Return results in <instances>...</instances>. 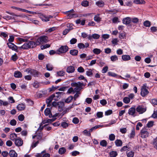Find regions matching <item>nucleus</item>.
Here are the masks:
<instances>
[{"mask_svg": "<svg viewBox=\"0 0 157 157\" xmlns=\"http://www.w3.org/2000/svg\"><path fill=\"white\" fill-rule=\"evenodd\" d=\"M66 151V149L64 147H61L59 150V153L61 155L63 154Z\"/></svg>", "mask_w": 157, "mask_h": 157, "instance_id": "nucleus-36", "label": "nucleus"}, {"mask_svg": "<svg viewBox=\"0 0 157 157\" xmlns=\"http://www.w3.org/2000/svg\"><path fill=\"white\" fill-rule=\"evenodd\" d=\"M70 53L73 56H76L78 53V51L76 49H72L70 51Z\"/></svg>", "mask_w": 157, "mask_h": 157, "instance_id": "nucleus-25", "label": "nucleus"}, {"mask_svg": "<svg viewBox=\"0 0 157 157\" xmlns=\"http://www.w3.org/2000/svg\"><path fill=\"white\" fill-rule=\"evenodd\" d=\"M77 40L76 39L73 38L70 40V44H75L77 42Z\"/></svg>", "mask_w": 157, "mask_h": 157, "instance_id": "nucleus-54", "label": "nucleus"}, {"mask_svg": "<svg viewBox=\"0 0 157 157\" xmlns=\"http://www.w3.org/2000/svg\"><path fill=\"white\" fill-rule=\"evenodd\" d=\"M76 93L74 95L73 98L74 101H75L77 98H78L79 95L81 94V93L79 91H75Z\"/></svg>", "mask_w": 157, "mask_h": 157, "instance_id": "nucleus-27", "label": "nucleus"}, {"mask_svg": "<svg viewBox=\"0 0 157 157\" xmlns=\"http://www.w3.org/2000/svg\"><path fill=\"white\" fill-rule=\"evenodd\" d=\"M135 132L134 128H132V132L130 133L129 137L130 138H134L135 136Z\"/></svg>", "mask_w": 157, "mask_h": 157, "instance_id": "nucleus-42", "label": "nucleus"}, {"mask_svg": "<svg viewBox=\"0 0 157 157\" xmlns=\"http://www.w3.org/2000/svg\"><path fill=\"white\" fill-rule=\"evenodd\" d=\"M131 19L129 17H127L123 19V24L128 25L129 24L131 21Z\"/></svg>", "mask_w": 157, "mask_h": 157, "instance_id": "nucleus-17", "label": "nucleus"}, {"mask_svg": "<svg viewBox=\"0 0 157 157\" xmlns=\"http://www.w3.org/2000/svg\"><path fill=\"white\" fill-rule=\"evenodd\" d=\"M78 71L80 73H82L84 71V69L82 67H78L77 69Z\"/></svg>", "mask_w": 157, "mask_h": 157, "instance_id": "nucleus-60", "label": "nucleus"}, {"mask_svg": "<svg viewBox=\"0 0 157 157\" xmlns=\"http://www.w3.org/2000/svg\"><path fill=\"white\" fill-rule=\"evenodd\" d=\"M100 145L104 147L107 146V143L105 140H103L100 142Z\"/></svg>", "mask_w": 157, "mask_h": 157, "instance_id": "nucleus-35", "label": "nucleus"}, {"mask_svg": "<svg viewBox=\"0 0 157 157\" xmlns=\"http://www.w3.org/2000/svg\"><path fill=\"white\" fill-rule=\"evenodd\" d=\"M59 104L63 105V103L61 102H58V103H57L56 102L53 101L52 103V105L53 106L56 107L57 105H59Z\"/></svg>", "mask_w": 157, "mask_h": 157, "instance_id": "nucleus-47", "label": "nucleus"}, {"mask_svg": "<svg viewBox=\"0 0 157 157\" xmlns=\"http://www.w3.org/2000/svg\"><path fill=\"white\" fill-rule=\"evenodd\" d=\"M151 32L152 33L156 32L157 31V27L155 26H152L150 28Z\"/></svg>", "mask_w": 157, "mask_h": 157, "instance_id": "nucleus-52", "label": "nucleus"}, {"mask_svg": "<svg viewBox=\"0 0 157 157\" xmlns=\"http://www.w3.org/2000/svg\"><path fill=\"white\" fill-rule=\"evenodd\" d=\"M148 87L147 86L146 84H144L141 88L140 94L143 97H145L149 93V91L147 89Z\"/></svg>", "mask_w": 157, "mask_h": 157, "instance_id": "nucleus-4", "label": "nucleus"}, {"mask_svg": "<svg viewBox=\"0 0 157 157\" xmlns=\"http://www.w3.org/2000/svg\"><path fill=\"white\" fill-rule=\"evenodd\" d=\"M54 97L53 95H52L46 100V102L51 103L53 99H54Z\"/></svg>", "mask_w": 157, "mask_h": 157, "instance_id": "nucleus-32", "label": "nucleus"}, {"mask_svg": "<svg viewBox=\"0 0 157 157\" xmlns=\"http://www.w3.org/2000/svg\"><path fill=\"white\" fill-rule=\"evenodd\" d=\"M40 75V72L37 71L36 70H34L33 75L34 77H38L39 75Z\"/></svg>", "mask_w": 157, "mask_h": 157, "instance_id": "nucleus-51", "label": "nucleus"}, {"mask_svg": "<svg viewBox=\"0 0 157 157\" xmlns=\"http://www.w3.org/2000/svg\"><path fill=\"white\" fill-rule=\"evenodd\" d=\"M127 156L128 157H133L134 155V152L132 151L127 152Z\"/></svg>", "mask_w": 157, "mask_h": 157, "instance_id": "nucleus-41", "label": "nucleus"}, {"mask_svg": "<svg viewBox=\"0 0 157 157\" xmlns=\"http://www.w3.org/2000/svg\"><path fill=\"white\" fill-rule=\"evenodd\" d=\"M42 133L41 132L39 134H37L36 135L33 136V138L34 139L36 138L37 141H39L41 140L42 139Z\"/></svg>", "mask_w": 157, "mask_h": 157, "instance_id": "nucleus-14", "label": "nucleus"}, {"mask_svg": "<svg viewBox=\"0 0 157 157\" xmlns=\"http://www.w3.org/2000/svg\"><path fill=\"white\" fill-rule=\"evenodd\" d=\"M44 113L46 116H48L49 117H54L58 115V114L56 113L53 116L51 113L50 109L48 108H46L45 110Z\"/></svg>", "mask_w": 157, "mask_h": 157, "instance_id": "nucleus-5", "label": "nucleus"}, {"mask_svg": "<svg viewBox=\"0 0 157 157\" xmlns=\"http://www.w3.org/2000/svg\"><path fill=\"white\" fill-rule=\"evenodd\" d=\"M94 20L97 22H99L101 21V18L100 17V14H98L95 15L94 17Z\"/></svg>", "mask_w": 157, "mask_h": 157, "instance_id": "nucleus-19", "label": "nucleus"}, {"mask_svg": "<svg viewBox=\"0 0 157 157\" xmlns=\"http://www.w3.org/2000/svg\"><path fill=\"white\" fill-rule=\"evenodd\" d=\"M9 155L10 157H17V154L14 150H11L9 152Z\"/></svg>", "mask_w": 157, "mask_h": 157, "instance_id": "nucleus-20", "label": "nucleus"}, {"mask_svg": "<svg viewBox=\"0 0 157 157\" xmlns=\"http://www.w3.org/2000/svg\"><path fill=\"white\" fill-rule=\"evenodd\" d=\"M117 155V153L116 151H112L109 153V155L111 157H116Z\"/></svg>", "mask_w": 157, "mask_h": 157, "instance_id": "nucleus-28", "label": "nucleus"}, {"mask_svg": "<svg viewBox=\"0 0 157 157\" xmlns=\"http://www.w3.org/2000/svg\"><path fill=\"white\" fill-rule=\"evenodd\" d=\"M15 144L18 147L22 146L23 144V140L19 137H18L15 140Z\"/></svg>", "mask_w": 157, "mask_h": 157, "instance_id": "nucleus-11", "label": "nucleus"}, {"mask_svg": "<svg viewBox=\"0 0 157 157\" xmlns=\"http://www.w3.org/2000/svg\"><path fill=\"white\" fill-rule=\"evenodd\" d=\"M93 52L95 54L98 55L101 52V51L99 49L95 48L93 49Z\"/></svg>", "mask_w": 157, "mask_h": 157, "instance_id": "nucleus-30", "label": "nucleus"}, {"mask_svg": "<svg viewBox=\"0 0 157 157\" xmlns=\"http://www.w3.org/2000/svg\"><path fill=\"white\" fill-rule=\"evenodd\" d=\"M56 118H52V119H48L46 120H44L43 122V124H45L46 123H51L53 121H54L55 120Z\"/></svg>", "mask_w": 157, "mask_h": 157, "instance_id": "nucleus-29", "label": "nucleus"}, {"mask_svg": "<svg viewBox=\"0 0 157 157\" xmlns=\"http://www.w3.org/2000/svg\"><path fill=\"white\" fill-rule=\"evenodd\" d=\"M134 2L136 4H143L145 2L144 0H135Z\"/></svg>", "mask_w": 157, "mask_h": 157, "instance_id": "nucleus-48", "label": "nucleus"}, {"mask_svg": "<svg viewBox=\"0 0 157 157\" xmlns=\"http://www.w3.org/2000/svg\"><path fill=\"white\" fill-rule=\"evenodd\" d=\"M72 92H73V94L75 93V92L74 91V89H73L72 87H71L68 89L67 93L68 94H70Z\"/></svg>", "mask_w": 157, "mask_h": 157, "instance_id": "nucleus-50", "label": "nucleus"}, {"mask_svg": "<svg viewBox=\"0 0 157 157\" xmlns=\"http://www.w3.org/2000/svg\"><path fill=\"white\" fill-rule=\"evenodd\" d=\"M131 21L134 23H136L138 22L139 19L137 18L134 17L132 18Z\"/></svg>", "mask_w": 157, "mask_h": 157, "instance_id": "nucleus-62", "label": "nucleus"}, {"mask_svg": "<svg viewBox=\"0 0 157 157\" xmlns=\"http://www.w3.org/2000/svg\"><path fill=\"white\" fill-rule=\"evenodd\" d=\"M83 133L85 135L88 136H90L91 135L90 133V131H88L87 130H85L83 132Z\"/></svg>", "mask_w": 157, "mask_h": 157, "instance_id": "nucleus-55", "label": "nucleus"}, {"mask_svg": "<svg viewBox=\"0 0 157 157\" xmlns=\"http://www.w3.org/2000/svg\"><path fill=\"white\" fill-rule=\"evenodd\" d=\"M48 40V37L46 36H42L39 37L35 42L36 46L46 43Z\"/></svg>", "mask_w": 157, "mask_h": 157, "instance_id": "nucleus-3", "label": "nucleus"}, {"mask_svg": "<svg viewBox=\"0 0 157 157\" xmlns=\"http://www.w3.org/2000/svg\"><path fill=\"white\" fill-rule=\"evenodd\" d=\"M7 44L10 48L11 49L17 52H18V47L13 43H8Z\"/></svg>", "mask_w": 157, "mask_h": 157, "instance_id": "nucleus-9", "label": "nucleus"}, {"mask_svg": "<svg viewBox=\"0 0 157 157\" xmlns=\"http://www.w3.org/2000/svg\"><path fill=\"white\" fill-rule=\"evenodd\" d=\"M86 74L88 76H92L93 75V73L92 70L90 69H88V71H86Z\"/></svg>", "mask_w": 157, "mask_h": 157, "instance_id": "nucleus-33", "label": "nucleus"}, {"mask_svg": "<svg viewBox=\"0 0 157 157\" xmlns=\"http://www.w3.org/2000/svg\"><path fill=\"white\" fill-rule=\"evenodd\" d=\"M71 86L75 87L74 91H78L81 90L82 89L83 86H84V85L83 83L80 82H73L71 83Z\"/></svg>", "mask_w": 157, "mask_h": 157, "instance_id": "nucleus-2", "label": "nucleus"}, {"mask_svg": "<svg viewBox=\"0 0 157 157\" xmlns=\"http://www.w3.org/2000/svg\"><path fill=\"white\" fill-rule=\"evenodd\" d=\"M118 58L117 56L115 55L112 56L110 57V59L111 61L113 62L117 61L118 60Z\"/></svg>", "mask_w": 157, "mask_h": 157, "instance_id": "nucleus-38", "label": "nucleus"}, {"mask_svg": "<svg viewBox=\"0 0 157 157\" xmlns=\"http://www.w3.org/2000/svg\"><path fill=\"white\" fill-rule=\"evenodd\" d=\"M64 93L62 92H58L52 94L54 96V100L55 101L58 100L61 98V96L63 95Z\"/></svg>", "mask_w": 157, "mask_h": 157, "instance_id": "nucleus-6", "label": "nucleus"}, {"mask_svg": "<svg viewBox=\"0 0 157 157\" xmlns=\"http://www.w3.org/2000/svg\"><path fill=\"white\" fill-rule=\"evenodd\" d=\"M21 133L22 136H26L27 135V132L26 130H24L21 131Z\"/></svg>", "mask_w": 157, "mask_h": 157, "instance_id": "nucleus-59", "label": "nucleus"}, {"mask_svg": "<svg viewBox=\"0 0 157 157\" xmlns=\"http://www.w3.org/2000/svg\"><path fill=\"white\" fill-rule=\"evenodd\" d=\"M78 47L79 49L84 48V44L82 43H79L78 44Z\"/></svg>", "mask_w": 157, "mask_h": 157, "instance_id": "nucleus-58", "label": "nucleus"}, {"mask_svg": "<svg viewBox=\"0 0 157 157\" xmlns=\"http://www.w3.org/2000/svg\"><path fill=\"white\" fill-rule=\"evenodd\" d=\"M17 123L16 121L14 119L11 120L10 122V124L13 126H14L16 125Z\"/></svg>", "mask_w": 157, "mask_h": 157, "instance_id": "nucleus-63", "label": "nucleus"}, {"mask_svg": "<svg viewBox=\"0 0 157 157\" xmlns=\"http://www.w3.org/2000/svg\"><path fill=\"white\" fill-rule=\"evenodd\" d=\"M36 46L35 42L33 41H27L23 44L22 46L19 47V49H28L29 48H33Z\"/></svg>", "mask_w": 157, "mask_h": 157, "instance_id": "nucleus-1", "label": "nucleus"}, {"mask_svg": "<svg viewBox=\"0 0 157 157\" xmlns=\"http://www.w3.org/2000/svg\"><path fill=\"white\" fill-rule=\"evenodd\" d=\"M115 143L116 146L117 147L121 146L123 144L122 141L119 139L116 140L115 141Z\"/></svg>", "mask_w": 157, "mask_h": 157, "instance_id": "nucleus-23", "label": "nucleus"}, {"mask_svg": "<svg viewBox=\"0 0 157 157\" xmlns=\"http://www.w3.org/2000/svg\"><path fill=\"white\" fill-rule=\"evenodd\" d=\"M75 71L74 67L72 66H70L67 67L66 71L69 73H73Z\"/></svg>", "mask_w": 157, "mask_h": 157, "instance_id": "nucleus-13", "label": "nucleus"}, {"mask_svg": "<svg viewBox=\"0 0 157 157\" xmlns=\"http://www.w3.org/2000/svg\"><path fill=\"white\" fill-rule=\"evenodd\" d=\"M82 5L84 7H86L89 5V2L87 1H83L82 2Z\"/></svg>", "mask_w": 157, "mask_h": 157, "instance_id": "nucleus-53", "label": "nucleus"}, {"mask_svg": "<svg viewBox=\"0 0 157 157\" xmlns=\"http://www.w3.org/2000/svg\"><path fill=\"white\" fill-rule=\"evenodd\" d=\"M108 74L109 76H112L113 77H115L117 76V74H116L114 73H113V72H110V71L108 73Z\"/></svg>", "mask_w": 157, "mask_h": 157, "instance_id": "nucleus-61", "label": "nucleus"}, {"mask_svg": "<svg viewBox=\"0 0 157 157\" xmlns=\"http://www.w3.org/2000/svg\"><path fill=\"white\" fill-rule=\"evenodd\" d=\"M39 141H37L36 142L34 140H33L32 144L31 145V147L32 148H33L35 147L39 144Z\"/></svg>", "mask_w": 157, "mask_h": 157, "instance_id": "nucleus-40", "label": "nucleus"}, {"mask_svg": "<svg viewBox=\"0 0 157 157\" xmlns=\"http://www.w3.org/2000/svg\"><path fill=\"white\" fill-rule=\"evenodd\" d=\"M22 75L21 72L19 71H15L14 73V76L17 78H20L22 77Z\"/></svg>", "mask_w": 157, "mask_h": 157, "instance_id": "nucleus-18", "label": "nucleus"}, {"mask_svg": "<svg viewBox=\"0 0 157 157\" xmlns=\"http://www.w3.org/2000/svg\"><path fill=\"white\" fill-rule=\"evenodd\" d=\"M65 74V72L63 71H57L56 72V76L57 77L63 76Z\"/></svg>", "mask_w": 157, "mask_h": 157, "instance_id": "nucleus-26", "label": "nucleus"}, {"mask_svg": "<svg viewBox=\"0 0 157 157\" xmlns=\"http://www.w3.org/2000/svg\"><path fill=\"white\" fill-rule=\"evenodd\" d=\"M46 68L47 70L51 71L52 70L53 67L52 65L50 64H48L46 65Z\"/></svg>", "mask_w": 157, "mask_h": 157, "instance_id": "nucleus-31", "label": "nucleus"}, {"mask_svg": "<svg viewBox=\"0 0 157 157\" xmlns=\"http://www.w3.org/2000/svg\"><path fill=\"white\" fill-rule=\"evenodd\" d=\"M50 47V45L49 44H46L44 45H42L41 46V48L43 50L47 48H49Z\"/></svg>", "mask_w": 157, "mask_h": 157, "instance_id": "nucleus-49", "label": "nucleus"}, {"mask_svg": "<svg viewBox=\"0 0 157 157\" xmlns=\"http://www.w3.org/2000/svg\"><path fill=\"white\" fill-rule=\"evenodd\" d=\"M136 109L135 108L132 107L128 110V114L129 115H132L133 117H134L136 116L135 114L136 112Z\"/></svg>", "mask_w": 157, "mask_h": 157, "instance_id": "nucleus-12", "label": "nucleus"}, {"mask_svg": "<svg viewBox=\"0 0 157 157\" xmlns=\"http://www.w3.org/2000/svg\"><path fill=\"white\" fill-rule=\"evenodd\" d=\"M151 103L154 105H157V99H153L151 100Z\"/></svg>", "mask_w": 157, "mask_h": 157, "instance_id": "nucleus-64", "label": "nucleus"}, {"mask_svg": "<svg viewBox=\"0 0 157 157\" xmlns=\"http://www.w3.org/2000/svg\"><path fill=\"white\" fill-rule=\"evenodd\" d=\"M144 25L146 27H149L151 25L150 22L148 21H146L144 23Z\"/></svg>", "mask_w": 157, "mask_h": 157, "instance_id": "nucleus-44", "label": "nucleus"}, {"mask_svg": "<svg viewBox=\"0 0 157 157\" xmlns=\"http://www.w3.org/2000/svg\"><path fill=\"white\" fill-rule=\"evenodd\" d=\"M11 60H12L13 61H16L18 59V57L16 53H15L14 55H12L11 56Z\"/></svg>", "mask_w": 157, "mask_h": 157, "instance_id": "nucleus-45", "label": "nucleus"}, {"mask_svg": "<svg viewBox=\"0 0 157 157\" xmlns=\"http://www.w3.org/2000/svg\"><path fill=\"white\" fill-rule=\"evenodd\" d=\"M115 136L113 134H111L109 136V139L110 141H113L115 140Z\"/></svg>", "mask_w": 157, "mask_h": 157, "instance_id": "nucleus-46", "label": "nucleus"}, {"mask_svg": "<svg viewBox=\"0 0 157 157\" xmlns=\"http://www.w3.org/2000/svg\"><path fill=\"white\" fill-rule=\"evenodd\" d=\"M73 99V97L71 96L68 97L65 100V102L67 103H69L72 101Z\"/></svg>", "mask_w": 157, "mask_h": 157, "instance_id": "nucleus-39", "label": "nucleus"}, {"mask_svg": "<svg viewBox=\"0 0 157 157\" xmlns=\"http://www.w3.org/2000/svg\"><path fill=\"white\" fill-rule=\"evenodd\" d=\"M136 111L140 114L143 113L146 111V109L143 106L139 105L136 108Z\"/></svg>", "mask_w": 157, "mask_h": 157, "instance_id": "nucleus-10", "label": "nucleus"}, {"mask_svg": "<svg viewBox=\"0 0 157 157\" xmlns=\"http://www.w3.org/2000/svg\"><path fill=\"white\" fill-rule=\"evenodd\" d=\"M68 49L69 48L67 46H62L59 49L58 52L60 53H65L68 51Z\"/></svg>", "mask_w": 157, "mask_h": 157, "instance_id": "nucleus-7", "label": "nucleus"}, {"mask_svg": "<svg viewBox=\"0 0 157 157\" xmlns=\"http://www.w3.org/2000/svg\"><path fill=\"white\" fill-rule=\"evenodd\" d=\"M9 104V103L7 101H4L0 99V106L2 105L4 106L7 105Z\"/></svg>", "mask_w": 157, "mask_h": 157, "instance_id": "nucleus-37", "label": "nucleus"}, {"mask_svg": "<svg viewBox=\"0 0 157 157\" xmlns=\"http://www.w3.org/2000/svg\"><path fill=\"white\" fill-rule=\"evenodd\" d=\"M17 108L19 111H22L25 109V104L21 103L17 105Z\"/></svg>", "mask_w": 157, "mask_h": 157, "instance_id": "nucleus-16", "label": "nucleus"}, {"mask_svg": "<svg viewBox=\"0 0 157 157\" xmlns=\"http://www.w3.org/2000/svg\"><path fill=\"white\" fill-rule=\"evenodd\" d=\"M73 122L75 124H78L79 122V120L77 117H74L72 120Z\"/></svg>", "mask_w": 157, "mask_h": 157, "instance_id": "nucleus-56", "label": "nucleus"}, {"mask_svg": "<svg viewBox=\"0 0 157 157\" xmlns=\"http://www.w3.org/2000/svg\"><path fill=\"white\" fill-rule=\"evenodd\" d=\"M17 137V135L15 133H12L10 136V139L12 141H15Z\"/></svg>", "mask_w": 157, "mask_h": 157, "instance_id": "nucleus-24", "label": "nucleus"}, {"mask_svg": "<svg viewBox=\"0 0 157 157\" xmlns=\"http://www.w3.org/2000/svg\"><path fill=\"white\" fill-rule=\"evenodd\" d=\"M152 143L154 147L157 150V136L153 139Z\"/></svg>", "mask_w": 157, "mask_h": 157, "instance_id": "nucleus-34", "label": "nucleus"}, {"mask_svg": "<svg viewBox=\"0 0 157 157\" xmlns=\"http://www.w3.org/2000/svg\"><path fill=\"white\" fill-rule=\"evenodd\" d=\"M122 59L123 61H128L131 59V57L129 55H123L122 56Z\"/></svg>", "mask_w": 157, "mask_h": 157, "instance_id": "nucleus-22", "label": "nucleus"}, {"mask_svg": "<svg viewBox=\"0 0 157 157\" xmlns=\"http://www.w3.org/2000/svg\"><path fill=\"white\" fill-rule=\"evenodd\" d=\"M18 119L19 121H22L24 119V116L23 114H20L18 116Z\"/></svg>", "mask_w": 157, "mask_h": 157, "instance_id": "nucleus-57", "label": "nucleus"}, {"mask_svg": "<svg viewBox=\"0 0 157 157\" xmlns=\"http://www.w3.org/2000/svg\"><path fill=\"white\" fill-rule=\"evenodd\" d=\"M40 17L42 21H49L48 16H46L41 13H40Z\"/></svg>", "mask_w": 157, "mask_h": 157, "instance_id": "nucleus-15", "label": "nucleus"}, {"mask_svg": "<svg viewBox=\"0 0 157 157\" xmlns=\"http://www.w3.org/2000/svg\"><path fill=\"white\" fill-rule=\"evenodd\" d=\"M130 100L129 98L127 97H124L123 99V102L126 104H128L130 102Z\"/></svg>", "mask_w": 157, "mask_h": 157, "instance_id": "nucleus-43", "label": "nucleus"}, {"mask_svg": "<svg viewBox=\"0 0 157 157\" xmlns=\"http://www.w3.org/2000/svg\"><path fill=\"white\" fill-rule=\"evenodd\" d=\"M96 5L99 7H103L104 5V2L103 1L100 0L96 2Z\"/></svg>", "mask_w": 157, "mask_h": 157, "instance_id": "nucleus-21", "label": "nucleus"}, {"mask_svg": "<svg viewBox=\"0 0 157 157\" xmlns=\"http://www.w3.org/2000/svg\"><path fill=\"white\" fill-rule=\"evenodd\" d=\"M141 137L143 138H146L148 137L149 133L147 130L145 128H143L141 130L140 132Z\"/></svg>", "mask_w": 157, "mask_h": 157, "instance_id": "nucleus-8", "label": "nucleus"}]
</instances>
